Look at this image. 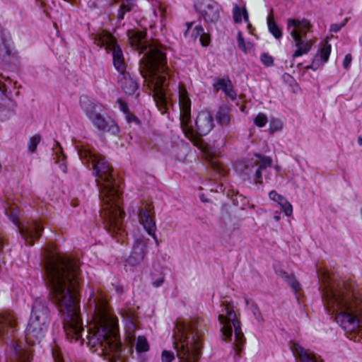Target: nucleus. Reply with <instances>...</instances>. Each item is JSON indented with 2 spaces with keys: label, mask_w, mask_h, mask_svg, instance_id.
I'll use <instances>...</instances> for the list:
<instances>
[{
  "label": "nucleus",
  "mask_w": 362,
  "mask_h": 362,
  "mask_svg": "<svg viewBox=\"0 0 362 362\" xmlns=\"http://www.w3.org/2000/svg\"><path fill=\"white\" fill-rule=\"evenodd\" d=\"M46 272L52 299L64 316L66 335L78 341L83 329L79 316L78 266L66 255L57 253L47 260Z\"/></svg>",
  "instance_id": "nucleus-1"
},
{
  "label": "nucleus",
  "mask_w": 362,
  "mask_h": 362,
  "mask_svg": "<svg viewBox=\"0 0 362 362\" xmlns=\"http://www.w3.org/2000/svg\"><path fill=\"white\" fill-rule=\"evenodd\" d=\"M80 158L90 164L100 189L101 216L110 233L119 235L122 232L124 212L121 193L114 182L112 168L105 158L86 146L78 150Z\"/></svg>",
  "instance_id": "nucleus-2"
},
{
  "label": "nucleus",
  "mask_w": 362,
  "mask_h": 362,
  "mask_svg": "<svg viewBox=\"0 0 362 362\" xmlns=\"http://www.w3.org/2000/svg\"><path fill=\"white\" fill-rule=\"evenodd\" d=\"M88 307L93 312V322L88 328V344L93 351L100 354H113L111 362H122L116 358L120 345L117 341V320L110 311L107 298L98 289L88 300Z\"/></svg>",
  "instance_id": "nucleus-3"
},
{
  "label": "nucleus",
  "mask_w": 362,
  "mask_h": 362,
  "mask_svg": "<svg viewBox=\"0 0 362 362\" xmlns=\"http://www.w3.org/2000/svg\"><path fill=\"white\" fill-rule=\"evenodd\" d=\"M140 72L144 83L153 95L156 104L162 114L167 110L165 88L170 77L166 66V58L163 47L160 45H151L140 63Z\"/></svg>",
  "instance_id": "nucleus-4"
},
{
  "label": "nucleus",
  "mask_w": 362,
  "mask_h": 362,
  "mask_svg": "<svg viewBox=\"0 0 362 362\" xmlns=\"http://www.w3.org/2000/svg\"><path fill=\"white\" fill-rule=\"evenodd\" d=\"M327 308L335 313V319L343 329L356 332L362 326V303L351 284L328 290L326 293Z\"/></svg>",
  "instance_id": "nucleus-5"
},
{
  "label": "nucleus",
  "mask_w": 362,
  "mask_h": 362,
  "mask_svg": "<svg viewBox=\"0 0 362 362\" xmlns=\"http://www.w3.org/2000/svg\"><path fill=\"white\" fill-rule=\"evenodd\" d=\"M175 348L180 362H197L202 348L200 334L193 325L178 322L175 331Z\"/></svg>",
  "instance_id": "nucleus-6"
},
{
  "label": "nucleus",
  "mask_w": 362,
  "mask_h": 362,
  "mask_svg": "<svg viewBox=\"0 0 362 362\" xmlns=\"http://www.w3.org/2000/svg\"><path fill=\"white\" fill-rule=\"evenodd\" d=\"M313 25L310 21L303 18H288L287 30L291 36L296 50L293 58L299 57L308 54L315 44L316 39L309 38L308 34L312 32Z\"/></svg>",
  "instance_id": "nucleus-7"
},
{
  "label": "nucleus",
  "mask_w": 362,
  "mask_h": 362,
  "mask_svg": "<svg viewBox=\"0 0 362 362\" xmlns=\"http://www.w3.org/2000/svg\"><path fill=\"white\" fill-rule=\"evenodd\" d=\"M222 306L223 307V313L218 315V321L222 325L221 331L223 339L227 341L231 338L233 332L231 325H233L235 329V349L236 354L239 355L245 340L240 328V321L237 319L233 307L230 303L224 301Z\"/></svg>",
  "instance_id": "nucleus-8"
},
{
  "label": "nucleus",
  "mask_w": 362,
  "mask_h": 362,
  "mask_svg": "<svg viewBox=\"0 0 362 362\" xmlns=\"http://www.w3.org/2000/svg\"><path fill=\"white\" fill-rule=\"evenodd\" d=\"M48 313V308L41 302L36 301L34 303L25 330V339L28 343L34 344L45 337L47 329Z\"/></svg>",
  "instance_id": "nucleus-9"
},
{
  "label": "nucleus",
  "mask_w": 362,
  "mask_h": 362,
  "mask_svg": "<svg viewBox=\"0 0 362 362\" xmlns=\"http://www.w3.org/2000/svg\"><path fill=\"white\" fill-rule=\"evenodd\" d=\"M179 106L180 110V124L182 131L196 146L202 148V140L196 135L193 129L189 126L191 121V100L185 87L179 86Z\"/></svg>",
  "instance_id": "nucleus-10"
},
{
  "label": "nucleus",
  "mask_w": 362,
  "mask_h": 362,
  "mask_svg": "<svg viewBox=\"0 0 362 362\" xmlns=\"http://www.w3.org/2000/svg\"><path fill=\"white\" fill-rule=\"evenodd\" d=\"M95 43L98 46L105 47L107 51L112 52L115 67L122 72L124 69V56L121 49L117 45L114 37L110 33L103 31L96 35Z\"/></svg>",
  "instance_id": "nucleus-11"
},
{
  "label": "nucleus",
  "mask_w": 362,
  "mask_h": 362,
  "mask_svg": "<svg viewBox=\"0 0 362 362\" xmlns=\"http://www.w3.org/2000/svg\"><path fill=\"white\" fill-rule=\"evenodd\" d=\"M81 105L87 116L92 120L98 129L102 131L110 130V123L107 122L100 113L102 108L100 105L90 102L87 98L81 99Z\"/></svg>",
  "instance_id": "nucleus-12"
},
{
  "label": "nucleus",
  "mask_w": 362,
  "mask_h": 362,
  "mask_svg": "<svg viewBox=\"0 0 362 362\" xmlns=\"http://www.w3.org/2000/svg\"><path fill=\"white\" fill-rule=\"evenodd\" d=\"M196 9L207 23H215L220 18V6L214 0H198Z\"/></svg>",
  "instance_id": "nucleus-13"
},
{
  "label": "nucleus",
  "mask_w": 362,
  "mask_h": 362,
  "mask_svg": "<svg viewBox=\"0 0 362 362\" xmlns=\"http://www.w3.org/2000/svg\"><path fill=\"white\" fill-rule=\"evenodd\" d=\"M139 222L143 225L147 233L152 235L158 243L156 235V226L154 221L153 207L151 204H142L139 211Z\"/></svg>",
  "instance_id": "nucleus-14"
},
{
  "label": "nucleus",
  "mask_w": 362,
  "mask_h": 362,
  "mask_svg": "<svg viewBox=\"0 0 362 362\" xmlns=\"http://www.w3.org/2000/svg\"><path fill=\"white\" fill-rule=\"evenodd\" d=\"M195 125L200 136L208 134L214 126L211 113L207 110L201 111L197 115Z\"/></svg>",
  "instance_id": "nucleus-15"
},
{
  "label": "nucleus",
  "mask_w": 362,
  "mask_h": 362,
  "mask_svg": "<svg viewBox=\"0 0 362 362\" xmlns=\"http://www.w3.org/2000/svg\"><path fill=\"white\" fill-rule=\"evenodd\" d=\"M20 233L26 244L33 245L41 235L43 227L38 222H33L25 227H19Z\"/></svg>",
  "instance_id": "nucleus-16"
},
{
  "label": "nucleus",
  "mask_w": 362,
  "mask_h": 362,
  "mask_svg": "<svg viewBox=\"0 0 362 362\" xmlns=\"http://www.w3.org/2000/svg\"><path fill=\"white\" fill-rule=\"evenodd\" d=\"M291 349L296 356L300 358V362H321L315 354L308 350H305L298 344H293Z\"/></svg>",
  "instance_id": "nucleus-17"
},
{
  "label": "nucleus",
  "mask_w": 362,
  "mask_h": 362,
  "mask_svg": "<svg viewBox=\"0 0 362 362\" xmlns=\"http://www.w3.org/2000/svg\"><path fill=\"white\" fill-rule=\"evenodd\" d=\"M30 355L28 351L21 349L18 345L13 346L7 362H30Z\"/></svg>",
  "instance_id": "nucleus-18"
},
{
  "label": "nucleus",
  "mask_w": 362,
  "mask_h": 362,
  "mask_svg": "<svg viewBox=\"0 0 362 362\" xmlns=\"http://www.w3.org/2000/svg\"><path fill=\"white\" fill-rule=\"evenodd\" d=\"M271 165H272V160L269 158L256 156L255 160L250 162V163L248 164L247 165V167H248L249 165H250L251 167H253L254 165L258 167L255 172L256 182L261 183L262 182L261 170L266 168L267 167L270 166Z\"/></svg>",
  "instance_id": "nucleus-19"
},
{
  "label": "nucleus",
  "mask_w": 362,
  "mask_h": 362,
  "mask_svg": "<svg viewBox=\"0 0 362 362\" xmlns=\"http://www.w3.org/2000/svg\"><path fill=\"white\" fill-rule=\"evenodd\" d=\"M129 40L131 45L136 49L143 51L146 47L145 43V33L141 31H129L128 33Z\"/></svg>",
  "instance_id": "nucleus-20"
},
{
  "label": "nucleus",
  "mask_w": 362,
  "mask_h": 362,
  "mask_svg": "<svg viewBox=\"0 0 362 362\" xmlns=\"http://www.w3.org/2000/svg\"><path fill=\"white\" fill-rule=\"evenodd\" d=\"M216 90H223L232 100L236 99V93L233 90L231 81L229 79L221 78L214 84Z\"/></svg>",
  "instance_id": "nucleus-21"
},
{
  "label": "nucleus",
  "mask_w": 362,
  "mask_h": 362,
  "mask_svg": "<svg viewBox=\"0 0 362 362\" xmlns=\"http://www.w3.org/2000/svg\"><path fill=\"white\" fill-rule=\"evenodd\" d=\"M16 325V318L11 313H4L0 315V332H4L6 327L13 329Z\"/></svg>",
  "instance_id": "nucleus-22"
},
{
  "label": "nucleus",
  "mask_w": 362,
  "mask_h": 362,
  "mask_svg": "<svg viewBox=\"0 0 362 362\" xmlns=\"http://www.w3.org/2000/svg\"><path fill=\"white\" fill-rule=\"evenodd\" d=\"M330 52H331V45H329L328 43H325V45H323V46L322 47V48L320 50L319 55L317 54L315 57V58L313 59V61L312 62V64L310 65V66L309 68L313 69L314 70L316 69L315 67V64L316 62L318 61V57L320 58L322 63L327 62L329 59Z\"/></svg>",
  "instance_id": "nucleus-23"
},
{
  "label": "nucleus",
  "mask_w": 362,
  "mask_h": 362,
  "mask_svg": "<svg viewBox=\"0 0 362 362\" xmlns=\"http://www.w3.org/2000/svg\"><path fill=\"white\" fill-rule=\"evenodd\" d=\"M233 18L234 21L237 23H242L243 20L247 22L249 16L246 8L245 6L240 7L235 5L233 10Z\"/></svg>",
  "instance_id": "nucleus-24"
},
{
  "label": "nucleus",
  "mask_w": 362,
  "mask_h": 362,
  "mask_svg": "<svg viewBox=\"0 0 362 362\" xmlns=\"http://www.w3.org/2000/svg\"><path fill=\"white\" fill-rule=\"evenodd\" d=\"M144 256L145 252L142 247L139 246L134 247L131 255L128 258V262L133 265L139 264L143 261Z\"/></svg>",
  "instance_id": "nucleus-25"
},
{
  "label": "nucleus",
  "mask_w": 362,
  "mask_h": 362,
  "mask_svg": "<svg viewBox=\"0 0 362 362\" xmlns=\"http://www.w3.org/2000/svg\"><path fill=\"white\" fill-rule=\"evenodd\" d=\"M216 120L222 126H228L230 124L229 110L226 107H221L216 114Z\"/></svg>",
  "instance_id": "nucleus-26"
},
{
  "label": "nucleus",
  "mask_w": 362,
  "mask_h": 362,
  "mask_svg": "<svg viewBox=\"0 0 362 362\" xmlns=\"http://www.w3.org/2000/svg\"><path fill=\"white\" fill-rule=\"evenodd\" d=\"M267 24H268L269 30L271 32V33L276 38H277V39L280 38L282 35V32L274 21L272 11L267 17Z\"/></svg>",
  "instance_id": "nucleus-27"
},
{
  "label": "nucleus",
  "mask_w": 362,
  "mask_h": 362,
  "mask_svg": "<svg viewBox=\"0 0 362 362\" xmlns=\"http://www.w3.org/2000/svg\"><path fill=\"white\" fill-rule=\"evenodd\" d=\"M137 82L131 77H125L123 81V90L129 95L133 94L138 88Z\"/></svg>",
  "instance_id": "nucleus-28"
},
{
  "label": "nucleus",
  "mask_w": 362,
  "mask_h": 362,
  "mask_svg": "<svg viewBox=\"0 0 362 362\" xmlns=\"http://www.w3.org/2000/svg\"><path fill=\"white\" fill-rule=\"evenodd\" d=\"M136 351L139 352L147 351L149 349L148 343L144 337H139L136 345Z\"/></svg>",
  "instance_id": "nucleus-29"
},
{
  "label": "nucleus",
  "mask_w": 362,
  "mask_h": 362,
  "mask_svg": "<svg viewBox=\"0 0 362 362\" xmlns=\"http://www.w3.org/2000/svg\"><path fill=\"white\" fill-rule=\"evenodd\" d=\"M40 139L41 137L39 135H35L30 138L28 145V150L30 152L34 153L36 151L37 146L39 144Z\"/></svg>",
  "instance_id": "nucleus-30"
},
{
  "label": "nucleus",
  "mask_w": 362,
  "mask_h": 362,
  "mask_svg": "<svg viewBox=\"0 0 362 362\" xmlns=\"http://www.w3.org/2000/svg\"><path fill=\"white\" fill-rule=\"evenodd\" d=\"M268 122L267 115L264 113H259L254 119V123L259 127H264Z\"/></svg>",
  "instance_id": "nucleus-31"
},
{
  "label": "nucleus",
  "mask_w": 362,
  "mask_h": 362,
  "mask_svg": "<svg viewBox=\"0 0 362 362\" xmlns=\"http://www.w3.org/2000/svg\"><path fill=\"white\" fill-rule=\"evenodd\" d=\"M211 166L215 171L221 175H226L227 172L226 167L218 160H213L211 161Z\"/></svg>",
  "instance_id": "nucleus-32"
},
{
  "label": "nucleus",
  "mask_w": 362,
  "mask_h": 362,
  "mask_svg": "<svg viewBox=\"0 0 362 362\" xmlns=\"http://www.w3.org/2000/svg\"><path fill=\"white\" fill-rule=\"evenodd\" d=\"M279 205L281 206V210L284 212V214L286 216H289L292 214V213H293L292 205L287 201V199L286 198Z\"/></svg>",
  "instance_id": "nucleus-33"
},
{
  "label": "nucleus",
  "mask_w": 362,
  "mask_h": 362,
  "mask_svg": "<svg viewBox=\"0 0 362 362\" xmlns=\"http://www.w3.org/2000/svg\"><path fill=\"white\" fill-rule=\"evenodd\" d=\"M6 214L10 217L11 221L16 225L19 226V219H18V211L16 209H11L10 211L6 210Z\"/></svg>",
  "instance_id": "nucleus-34"
},
{
  "label": "nucleus",
  "mask_w": 362,
  "mask_h": 362,
  "mask_svg": "<svg viewBox=\"0 0 362 362\" xmlns=\"http://www.w3.org/2000/svg\"><path fill=\"white\" fill-rule=\"evenodd\" d=\"M269 197L270 199L276 202L278 204H279L281 202H282L285 199V198L282 195L278 194L274 190L271 191L269 192Z\"/></svg>",
  "instance_id": "nucleus-35"
},
{
  "label": "nucleus",
  "mask_w": 362,
  "mask_h": 362,
  "mask_svg": "<svg viewBox=\"0 0 362 362\" xmlns=\"http://www.w3.org/2000/svg\"><path fill=\"white\" fill-rule=\"evenodd\" d=\"M260 60L267 66H269L273 65L274 59L272 56L269 55L267 53H264L260 57Z\"/></svg>",
  "instance_id": "nucleus-36"
},
{
  "label": "nucleus",
  "mask_w": 362,
  "mask_h": 362,
  "mask_svg": "<svg viewBox=\"0 0 362 362\" xmlns=\"http://www.w3.org/2000/svg\"><path fill=\"white\" fill-rule=\"evenodd\" d=\"M175 358L173 353L168 351H163L161 355L162 362H172Z\"/></svg>",
  "instance_id": "nucleus-37"
},
{
  "label": "nucleus",
  "mask_w": 362,
  "mask_h": 362,
  "mask_svg": "<svg viewBox=\"0 0 362 362\" xmlns=\"http://www.w3.org/2000/svg\"><path fill=\"white\" fill-rule=\"evenodd\" d=\"M238 45L239 49H240L244 52H247L246 42L244 40L241 32H238Z\"/></svg>",
  "instance_id": "nucleus-38"
},
{
  "label": "nucleus",
  "mask_w": 362,
  "mask_h": 362,
  "mask_svg": "<svg viewBox=\"0 0 362 362\" xmlns=\"http://www.w3.org/2000/svg\"><path fill=\"white\" fill-rule=\"evenodd\" d=\"M282 129V124L277 119H272L270 122V131L273 133Z\"/></svg>",
  "instance_id": "nucleus-39"
},
{
  "label": "nucleus",
  "mask_w": 362,
  "mask_h": 362,
  "mask_svg": "<svg viewBox=\"0 0 362 362\" xmlns=\"http://www.w3.org/2000/svg\"><path fill=\"white\" fill-rule=\"evenodd\" d=\"M199 41L203 46H207L209 45L211 41L210 35L208 33L204 32L203 35H202L199 38Z\"/></svg>",
  "instance_id": "nucleus-40"
},
{
  "label": "nucleus",
  "mask_w": 362,
  "mask_h": 362,
  "mask_svg": "<svg viewBox=\"0 0 362 362\" xmlns=\"http://www.w3.org/2000/svg\"><path fill=\"white\" fill-rule=\"evenodd\" d=\"M125 115H126V119L129 123L134 122L136 124H139V119L135 115L132 114L130 112L125 113Z\"/></svg>",
  "instance_id": "nucleus-41"
},
{
  "label": "nucleus",
  "mask_w": 362,
  "mask_h": 362,
  "mask_svg": "<svg viewBox=\"0 0 362 362\" xmlns=\"http://www.w3.org/2000/svg\"><path fill=\"white\" fill-rule=\"evenodd\" d=\"M204 33V29L201 25H197L193 31H192V35L196 39L197 37H201L202 35Z\"/></svg>",
  "instance_id": "nucleus-42"
},
{
  "label": "nucleus",
  "mask_w": 362,
  "mask_h": 362,
  "mask_svg": "<svg viewBox=\"0 0 362 362\" xmlns=\"http://www.w3.org/2000/svg\"><path fill=\"white\" fill-rule=\"evenodd\" d=\"M117 103H118V104H119V108H120V110H122L124 114H125V113H127V112H129V109H128L127 104V103H126L124 100H123L122 98H119V99L117 100Z\"/></svg>",
  "instance_id": "nucleus-43"
},
{
  "label": "nucleus",
  "mask_w": 362,
  "mask_h": 362,
  "mask_svg": "<svg viewBox=\"0 0 362 362\" xmlns=\"http://www.w3.org/2000/svg\"><path fill=\"white\" fill-rule=\"evenodd\" d=\"M352 61V57H351V54H347L345 57H344V62H343V66L345 69H349L350 64H351V62Z\"/></svg>",
  "instance_id": "nucleus-44"
},
{
  "label": "nucleus",
  "mask_w": 362,
  "mask_h": 362,
  "mask_svg": "<svg viewBox=\"0 0 362 362\" xmlns=\"http://www.w3.org/2000/svg\"><path fill=\"white\" fill-rule=\"evenodd\" d=\"M53 356L54 358L55 362H64V360L60 354L53 352Z\"/></svg>",
  "instance_id": "nucleus-45"
},
{
  "label": "nucleus",
  "mask_w": 362,
  "mask_h": 362,
  "mask_svg": "<svg viewBox=\"0 0 362 362\" xmlns=\"http://www.w3.org/2000/svg\"><path fill=\"white\" fill-rule=\"evenodd\" d=\"M246 47H247V51L252 50L253 49L254 45L250 42H247L246 43Z\"/></svg>",
  "instance_id": "nucleus-46"
},
{
  "label": "nucleus",
  "mask_w": 362,
  "mask_h": 362,
  "mask_svg": "<svg viewBox=\"0 0 362 362\" xmlns=\"http://www.w3.org/2000/svg\"><path fill=\"white\" fill-rule=\"evenodd\" d=\"M0 90L4 93H6L7 92V88H6V85L5 84H3L2 86L0 85Z\"/></svg>",
  "instance_id": "nucleus-47"
},
{
  "label": "nucleus",
  "mask_w": 362,
  "mask_h": 362,
  "mask_svg": "<svg viewBox=\"0 0 362 362\" xmlns=\"http://www.w3.org/2000/svg\"><path fill=\"white\" fill-rule=\"evenodd\" d=\"M340 29V27L337 26V25H333L331 27V30L334 32H337Z\"/></svg>",
  "instance_id": "nucleus-48"
},
{
  "label": "nucleus",
  "mask_w": 362,
  "mask_h": 362,
  "mask_svg": "<svg viewBox=\"0 0 362 362\" xmlns=\"http://www.w3.org/2000/svg\"><path fill=\"white\" fill-rule=\"evenodd\" d=\"M247 28H248V30H249V32H250V33H252V25H251L250 23H248V24H247Z\"/></svg>",
  "instance_id": "nucleus-49"
},
{
  "label": "nucleus",
  "mask_w": 362,
  "mask_h": 362,
  "mask_svg": "<svg viewBox=\"0 0 362 362\" xmlns=\"http://www.w3.org/2000/svg\"><path fill=\"white\" fill-rule=\"evenodd\" d=\"M187 30L190 28V27L192 26V23H187Z\"/></svg>",
  "instance_id": "nucleus-50"
},
{
  "label": "nucleus",
  "mask_w": 362,
  "mask_h": 362,
  "mask_svg": "<svg viewBox=\"0 0 362 362\" xmlns=\"http://www.w3.org/2000/svg\"><path fill=\"white\" fill-rule=\"evenodd\" d=\"M358 144H359L360 145H362V138H361V137L358 138Z\"/></svg>",
  "instance_id": "nucleus-51"
}]
</instances>
